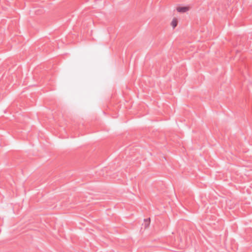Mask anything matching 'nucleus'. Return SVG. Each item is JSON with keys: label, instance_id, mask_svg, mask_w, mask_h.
Wrapping results in <instances>:
<instances>
[{"label": "nucleus", "instance_id": "3", "mask_svg": "<svg viewBox=\"0 0 252 252\" xmlns=\"http://www.w3.org/2000/svg\"><path fill=\"white\" fill-rule=\"evenodd\" d=\"M150 222H151V220H150V218L145 219L144 220V224L145 227L146 228H148L149 226H150Z\"/></svg>", "mask_w": 252, "mask_h": 252}, {"label": "nucleus", "instance_id": "1", "mask_svg": "<svg viewBox=\"0 0 252 252\" xmlns=\"http://www.w3.org/2000/svg\"><path fill=\"white\" fill-rule=\"evenodd\" d=\"M190 9V6H178L176 8V10L178 12L181 13H184L188 12Z\"/></svg>", "mask_w": 252, "mask_h": 252}, {"label": "nucleus", "instance_id": "2", "mask_svg": "<svg viewBox=\"0 0 252 252\" xmlns=\"http://www.w3.org/2000/svg\"><path fill=\"white\" fill-rule=\"evenodd\" d=\"M178 23L179 18L176 17H174L172 18L170 21V25L172 29L174 30L177 27Z\"/></svg>", "mask_w": 252, "mask_h": 252}]
</instances>
